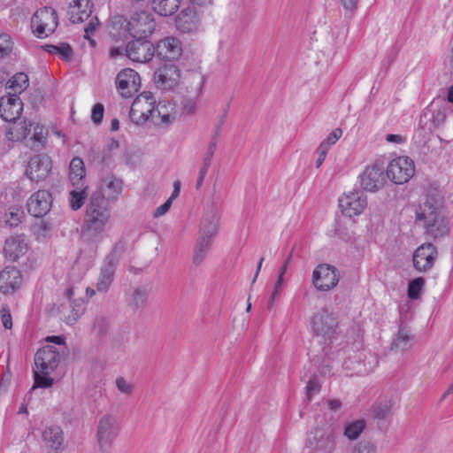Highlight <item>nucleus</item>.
Wrapping results in <instances>:
<instances>
[{
    "instance_id": "obj_7",
    "label": "nucleus",
    "mask_w": 453,
    "mask_h": 453,
    "mask_svg": "<svg viewBox=\"0 0 453 453\" xmlns=\"http://www.w3.org/2000/svg\"><path fill=\"white\" fill-rule=\"evenodd\" d=\"M335 444V431L331 426L316 428L305 442L306 448L315 453H331Z\"/></svg>"
},
{
    "instance_id": "obj_8",
    "label": "nucleus",
    "mask_w": 453,
    "mask_h": 453,
    "mask_svg": "<svg viewBox=\"0 0 453 453\" xmlns=\"http://www.w3.org/2000/svg\"><path fill=\"white\" fill-rule=\"evenodd\" d=\"M119 424L116 416L104 415L98 421L96 437L100 450L108 453L119 434Z\"/></svg>"
},
{
    "instance_id": "obj_64",
    "label": "nucleus",
    "mask_w": 453,
    "mask_h": 453,
    "mask_svg": "<svg viewBox=\"0 0 453 453\" xmlns=\"http://www.w3.org/2000/svg\"><path fill=\"white\" fill-rule=\"evenodd\" d=\"M328 408L331 411H337L342 407V403L340 400L337 399H331L326 402Z\"/></svg>"
},
{
    "instance_id": "obj_28",
    "label": "nucleus",
    "mask_w": 453,
    "mask_h": 453,
    "mask_svg": "<svg viewBox=\"0 0 453 453\" xmlns=\"http://www.w3.org/2000/svg\"><path fill=\"white\" fill-rule=\"evenodd\" d=\"M21 282V273L15 267H6L0 273V290L4 294L13 292Z\"/></svg>"
},
{
    "instance_id": "obj_32",
    "label": "nucleus",
    "mask_w": 453,
    "mask_h": 453,
    "mask_svg": "<svg viewBox=\"0 0 453 453\" xmlns=\"http://www.w3.org/2000/svg\"><path fill=\"white\" fill-rule=\"evenodd\" d=\"M44 445L50 449H58L64 441L62 429L58 426L46 427L42 434Z\"/></svg>"
},
{
    "instance_id": "obj_47",
    "label": "nucleus",
    "mask_w": 453,
    "mask_h": 453,
    "mask_svg": "<svg viewBox=\"0 0 453 453\" xmlns=\"http://www.w3.org/2000/svg\"><path fill=\"white\" fill-rule=\"evenodd\" d=\"M200 96H195L187 94L181 100V107L184 113L194 115L196 113L198 107V99Z\"/></svg>"
},
{
    "instance_id": "obj_18",
    "label": "nucleus",
    "mask_w": 453,
    "mask_h": 453,
    "mask_svg": "<svg viewBox=\"0 0 453 453\" xmlns=\"http://www.w3.org/2000/svg\"><path fill=\"white\" fill-rule=\"evenodd\" d=\"M116 86L124 97H130L137 92L141 86V78L137 72L131 68L120 71L116 77Z\"/></svg>"
},
{
    "instance_id": "obj_29",
    "label": "nucleus",
    "mask_w": 453,
    "mask_h": 453,
    "mask_svg": "<svg viewBox=\"0 0 453 453\" xmlns=\"http://www.w3.org/2000/svg\"><path fill=\"white\" fill-rule=\"evenodd\" d=\"M198 16L194 8L183 9L176 19L178 29L183 33H191L198 27Z\"/></svg>"
},
{
    "instance_id": "obj_23",
    "label": "nucleus",
    "mask_w": 453,
    "mask_h": 453,
    "mask_svg": "<svg viewBox=\"0 0 453 453\" xmlns=\"http://www.w3.org/2000/svg\"><path fill=\"white\" fill-rule=\"evenodd\" d=\"M23 110V104L17 95H11L0 98V116L5 121H13L19 118Z\"/></svg>"
},
{
    "instance_id": "obj_21",
    "label": "nucleus",
    "mask_w": 453,
    "mask_h": 453,
    "mask_svg": "<svg viewBox=\"0 0 453 453\" xmlns=\"http://www.w3.org/2000/svg\"><path fill=\"white\" fill-rule=\"evenodd\" d=\"M180 78L179 68L173 64H166L156 71L154 81L157 88L171 90L178 85Z\"/></svg>"
},
{
    "instance_id": "obj_58",
    "label": "nucleus",
    "mask_w": 453,
    "mask_h": 453,
    "mask_svg": "<svg viewBox=\"0 0 453 453\" xmlns=\"http://www.w3.org/2000/svg\"><path fill=\"white\" fill-rule=\"evenodd\" d=\"M327 146L326 143H320L319 147L318 148L319 152V157L316 160V166L317 168L320 167L323 162L326 159V154H327Z\"/></svg>"
},
{
    "instance_id": "obj_3",
    "label": "nucleus",
    "mask_w": 453,
    "mask_h": 453,
    "mask_svg": "<svg viewBox=\"0 0 453 453\" xmlns=\"http://www.w3.org/2000/svg\"><path fill=\"white\" fill-rule=\"evenodd\" d=\"M34 385L32 390L37 388H48L53 385L54 380L50 377L58 367L60 353L53 346L46 345L39 349L35 355Z\"/></svg>"
},
{
    "instance_id": "obj_48",
    "label": "nucleus",
    "mask_w": 453,
    "mask_h": 453,
    "mask_svg": "<svg viewBox=\"0 0 453 453\" xmlns=\"http://www.w3.org/2000/svg\"><path fill=\"white\" fill-rule=\"evenodd\" d=\"M425 286V280L422 277L416 278L409 282L408 296L411 299H418Z\"/></svg>"
},
{
    "instance_id": "obj_31",
    "label": "nucleus",
    "mask_w": 453,
    "mask_h": 453,
    "mask_svg": "<svg viewBox=\"0 0 453 453\" xmlns=\"http://www.w3.org/2000/svg\"><path fill=\"white\" fill-rule=\"evenodd\" d=\"M11 124L6 129L5 136L9 141L19 142L25 139L30 132L31 124L26 119L10 121Z\"/></svg>"
},
{
    "instance_id": "obj_12",
    "label": "nucleus",
    "mask_w": 453,
    "mask_h": 453,
    "mask_svg": "<svg viewBox=\"0 0 453 453\" xmlns=\"http://www.w3.org/2000/svg\"><path fill=\"white\" fill-rule=\"evenodd\" d=\"M340 280L338 269L328 264H320L312 272V284L316 289L326 292L337 286Z\"/></svg>"
},
{
    "instance_id": "obj_33",
    "label": "nucleus",
    "mask_w": 453,
    "mask_h": 453,
    "mask_svg": "<svg viewBox=\"0 0 453 453\" xmlns=\"http://www.w3.org/2000/svg\"><path fill=\"white\" fill-rule=\"evenodd\" d=\"M412 340L413 334L411 328L404 324H401L396 337L392 343V349L405 351L411 348Z\"/></svg>"
},
{
    "instance_id": "obj_63",
    "label": "nucleus",
    "mask_w": 453,
    "mask_h": 453,
    "mask_svg": "<svg viewBox=\"0 0 453 453\" xmlns=\"http://www.w3.org/2000/svg\"><path fill=\"white\" fill-rule=\"evenodd\" d=\"M386 141L388 142H395L400 144L403 143L405 141V139L402 135L391 134L386 136Z\"/></svg>"
},
{
    "instance_id": "obj_60",
    "label": "nucleus",
    "mask_w": 453,
    "mask_h": 453,
    "mask_svg": "<svg viewBox=\"0 0 453 453\" xmlns=\"http://www.w3.org/2000/svg\"><path fill=\"white\" fill-rule=\"evenodd\" d=\"M282 284H283V275L280 274L278 280L275 284L274 290L272 294V300L270 302L269 307L273 304V299L278 295V293L280 291V289L282 288Z\"/></svg>"
},
{
    "instance_id": "obj_40",
    "label": "nucleus",
    "mask_w": 453,
    "mask_h": 453,
    "mask_svg": "<svg viewBox=\"0 0 453 453\" xmlns=\"http://www.w3.org/2000/svg\"><path fill=\"white\" fill-rule=\"evenodd\" d=\"M75 188L69 193L70 206L73 211H78L82 207L88 197L87 187L84 184L75 185Z\"/></svg>"
},
{
    "instance_id": "obj_24",
    "label": "nucleus",
    "mask_w": 453,
    "mask_h": 453,
    "mask_svg": "<svg viewBox=\"0 0 453 453\" xmlns=\"http://www.w3.org/2000/svg\"><path fill=\"white\" fill-rule=\"evenodd\" d=\"M27 250V239L24 234L12 235L5 240L4 253L12 261H16L24 256Z\"/></svg>"
},
{
    "instance_id": "obj_46",
    "label": "nucleus",
    "mask_w": 453,
    "mask_h": 453,
    "mask_svg": "<svg viewBox=\"0 0 453 453\" xmlns=\"http://www.w3.org/2000/svg\"><path fill=\"white\" fill-rule=\"evenodd\" d=\"M115 387L126 397H131L135 388L134 384L123 376H118L115 379Z\"/></svg>"
},
{
    "instance_id": "obj_14",
    "label": "nucleus",
    "mask_w": 453,
    "mask_h": 453,
    "mask_svg": "<svg viewBox=\"0 0 453 453\" xmlns=\"http://www.w3.org/2000/svg\"><path fill=\"white\" fill-rule=\"evenodd\" d=\"M437 257V248L430 242L423 243L413 253V267L419 273H426L432 269Z\"/></svg>"
},
{
    "instance_id": "obj_5",
    "label": "nucleus",
    "mask_w": 453,
    "mask_h": 453,
    "mask_svg": "<svg viewBox=\"0 0 453 453\" xmlns=\"http://www.w3.org/2000/svg\"><path fill=\"white\" fill-rule=\"evenodd\" d=\"M59 319L66 325L73 326L85 312V304L81 298H74L73 288H67L64 299L57 308Z\"/></svg>"
},
{
    "instance_id": "obj_4",
    "label": "nucleus",
    "mask_w": 453,
    "mask_h": 453,
    "mask_svg": "<svg viewBox=\"0 0 453 453\" xmlns=\"http://www.w3.org/2000/svg\"><path fill=\"white\" fill-rule=\"evenodd\" d=\"M310 325L312 334L325 342L333 340L338 334V316L327 308H321L314 312Z\"/></svg>"
},
{
    "instance_id": "obj_51",
    "label": "nucleus",
    "mask_w": 453,
    "mask_h": 453,
    "mask_svg": "<svg viewBox=\"0 0 453 453\" xmlns=\"http://www.w3.org/2000/svg\"><path fill=\"white\" fill-rule=\"evenodd\" d=\"M42 130H43V128L42 127L37 126L35 128V133H34L33 136L31 137V141L33 142L31 148L35 150H39L42 143L45 140V136L43 134Z\"/></svg>"
},
{
    "instance_id": "obj_56",
    "label": "nucleus",
    "mask_w": 453,
    "mask_h": 453,
    "mask_svg": "<svg viewBox=\"0 0 453 453\" xmlns=\"http://www.w3.org/2000/svg\"><path fill=\"white\" fill-rule=\"evenodd\" d=\"M319 389H320V385H319L317 378L314 377V378L311 379L308 381L307 386H306L308 399L311 400L312 395L318 393L319 391Z\"/></svg>"
},
{
    "instance_id": "obj_37",
    "label": "nucleus",
    "mask_w": 453,
    "mask_h": 453,
    "mask_svg": "<svg viewBox=\"0 0 453 453\" xmlns=\"http://www.w3.org/2000/svg\"><path fill=\"white\" fill-rule=\"evenodd\" d=\"M180 0H151L152 9L161 16H171L175 13Z\"/></svg>"
},
{
    "instance_id": "obj_38",
    "label": "nucleus",
    "mask_w": 453,
    "mask_h": 453,
    "mask_svg": "<svg viewBox=\"0 0 453 453\" xmlns=\"http://www.w3.org/2000/svg\"><path fill=\"white\" fill-rule=\"evenodd\" d=\"M211 245L212 242L211 240L198 237L193 253V264L196 266H199L203 263Z\"/></svg>"
},
{
    "instance_id": "obj_13",
    "label": "nucleus",
    "mask_w": 453,
    "mask_h": 453,
    "mask_svg": "<svg viewBox=\"0 0 453 453\" xmlns=\"http://www.w3.org/2000/svg\"><path fill=\"white\" fill-rule=\"evenodd\" d=\"M414 162L408 157L393 159L387 167V176L395 184H403L414 175Z\"/></svg>"
},
{
    "instance_id": "obj_59",
    "label": "nucleus",
    "mask_w": 453,
    "mask_h": 453,
    "mask_svg": "<svg viewBox=\"0 0 453 453\" xmlns=\"http://www.w3.org/2000/svg\"><path fill=\"white\" fill-rule=\"evenodd\" d=\"M172 203H172V199H167L162 205H160L159 207H157L156 209V211L153 213V216L155 218H158V217L163 216L164 214H165L169 211V209L171 208Z\"/></svg>"
},
{
    "instance_id": "obj_1",
    "label": "nucleus",
    "mask_w": 453,
    "mask_h": 453,
    "mask_svg": "<svg viewBox=\"0 0 453 453\" xmlns=\"http://www.w3.org/2000/svg\"><path fill=\"white\" fill-rule=\"evenodd\" d=\"M111 217V208L104 195L102 192H94L86 206L81 230V239L87 243L102 241Z\"/></svg>"
},
{
    "instance_id": "obj_16",
    "label": "nucleus",
    "mask_w": 453,
    "mask_h": 453,
    "mask_svg": "<svg viewBox=\"0 0 453 453\" xmlns=\"http://www.w3.org/2000/svg\"><path fill=\"white\" fill-rule=\"evenodd\" d=\"M126 55L133 62L147 63L155 55V46L146 39H135L127 43Z\"/></svg>"
},
{
    "instance_id": "obj_34",
    "label": "nucleus",
    "mask_w": 453,
    "mask_h": 453,
    "mask_svg": "<svg viewBox=\"0 0 453 453\" xmlns=\"http://www.w3.org/2000/svg\"><path fill=\"white\" fill-rule=\"evenodd\" d=\"M393 405L392 398L378 399L371 407L372 416L376 419H386L392 415Z\"/></svg>"
},
{
    "instance_id": "obj_54",
    "label": "nucleus",
    "mask_w": 453,
    "mask_h": 453,
    "mask_svg": "<svg viewBox=\"0 0 453 453\" xmlns=\"http://www.w3.org/2000/svg\"><path fill=\"white\" fill-rule=\"evenodd\" d=\"M104 108L103 104H96L94 105V107L92 109V114H91V118H92V120L94 121V123L98 125L102 122L103 118H104Z\"/></svg>"
},
{
    "instance_id": "obj_42",
    "label": "nucleus",
    "mask_w": 453,
    "mask_h": 453,
    "mask_svg": "<svg viewBox=\"0 0 453 453\" xmlns=\"http://www.w3.org/2000/svg\"><path fill=\"white\" fill-rule=\"evenodd\" d=\"M42 49L50 54L60 56L65 61H69L73 54L72 47L66 42L58 45L46 44Z\"/></svg>"
},
{
    "instance_id": "obj_57",
    "label": "nucleus",
    "mask_w": 453,
    "mask_h": 453,
    "mask_svg": "<svg viewBox=\"0 0 453 453\" xmlns=\"http://www.w3.org/2000/svg\"><path fill=\"white\" fill-rule=\"evenodd\" d=\"M1 319L3 326L6 329H11L12 326V316L10 311L7 308H3L1 310Z\"/></svg>"
},
{
    "instance_id": "obj_9",
    "label": "nucleus",
    "mask_w": 453,
    "mask_h": 453,
    "mask_svg": "<svg viewBox=\"0 0 453 453\" xmlns=\"http://www.w3.org/2000/svg\"><path fill=\"white\" fill-rule=\"evenodd\" d=\"M124 251L122 243H117L108 256H106L104 264L100 269L96 289L99 292L105 293L111 285L115 269L121 254Z\"/></svg>"
},
{
    "instance_id": "obj_41",
    "label": "nucleus",
    "mask_w": 453,
    "mask_h": 453,
    "mask_svg": "<svg viewBox=\"0 0 453 453\" xmlns=\"http://www.w3.org/2000/svg\"><path fill=\"white\" fill-rule=\"evenodd\" d=\"M149 293L145 288H134L131 293L129 305L135 310L143 308L148 301Z\"/></svg>"
},
{
    "instance_id": "obj_49",
    "label": "nucleus",
    "mask_w": 453,
    "mask_h": 453,
    "mask_svg": "<svg viewBox=\"0 0 453 453\" xmlns=\"http://www.w3.org/2000/svg\"><path fill=\"white\" fill-rule=\"evenodd\" d=\"M377 450L375 442L370 440H362L354 446L352 453H377Z\"/></svg>"
},
{
    "instance_id": "obj_39",
    "label": "nucleus",
    "mask_w": 453,
    "mask_h": 453,
    "mask_svg": "<svg viewBox=\"0 0 453 453\" xmlns=\"http://www.w3.org/2000/svg\"><path fill=\"white\" fill-rule=\"evenodd\" d=\"M69 168V179L73 186L84 184L82 182V179L85 177V165L83 160L78 157H73L70 163Z\"/></svg>"
},
{
    "instance_id": "obj_22",
    "label": "nucleus",
    "mask_w": 453,
    "mask_h": 453,
    "mask_svg": "<svg viewBox=\"0 0 453 453\" xmlns=\"http://www.w3.org/2000/svg\"><path fill=\"white\" fill-rule=\"evenodd\" d=\"M51 203L50 193L47 190H39L29 197L27 206L32 216L41 218L50 211Z\"/></svg>"
},
{
    "instance_id": "obj_62",
    "label": "nucleus",
    "mask_w": 453,
    "mask_h": 453,
    "mask_svg": "<svg viewBox=\"0 0 453 453\" xmlns=\"http://www.w3.org/2000/svg\"><path fill=\"white\" fill-rule=\"evenodd\" d=\"M213 156L214 155L211 153L205 152L203 158V165L200 169L208 171L211 166Z\"/></svg>"
},
{
    "instance_id": "obj_55",
    "label": "nucleus",
    "mask_w": 453,
    "mask_h": 453,
    "mask_svg": "<svg viewBox=\"0 0 453 453\" xmlns=\"http://www.w3.org/2000/svg\"><path fill=\"white\" fill-rule=\"evenodd\" d=\"M342 134V130L341 128H335L328 134L326 139L321 143H326L328 150L331 145H334L340 139Z\"/></svg>"
},
{
    "instance_id": "obj_25",
    "label": "nucleus",
    "mask_w": 453,
    "mask_h": 453,
    "mask_svg": "<svg viewBox=\"0 0 453 453\" xmlns=\"http://www.w3.org/2000/svg\"><path fill=\"white\" fill-rule=\"evenodd\" d=\"M219 214L211 207L203 215L199 230V237L209 239L211 242L219 232Z\"/></svg>"
},
{
    "instance_id": "obj_53",
    "label": "nucleus",
    "mask_w": 453,
    "mask_h": 453,
    "mask_svg": "<svg viewBox=\"0 0 453 453\" xmlns=\"http://www.w3.org/2000/svg\"><path fill=\"white\" fill-rule=\"evenodd\" d=\"M12 50V42L6 34L0 35V57L8 55Z\"/></svg>"
},
{
    "instance_id": "obj_19",
    "label": "nucleus",
    "mask_w": 453,
    "mask_h": 453,
    "mask_svg": "<svg viewBox=\"0 0 453 453\" xmlns=\"http://www.w3.org/2000/svg\"><path fill=\"white\" fill-rule=\"evenodd\" d=\"M359 178L362 188L369 192L378 191L386 182L384 169L378 165L367 166Z\"/></svg>"
},
{
    "instance_id": "obj_20",
    "label": "nucleus",
    "mask_w": 453,
    "mask_h": 453,
    "mask_svg": "<svg viewBox=\"0 0 453 453\" xmlns=\"http://www.w3.org/2000/svg\"><path fill=\"white\" fill-rule=\"evenodd\" d=\"M51 159L47 155H35L30 158L27 174L33 181L45 180L51 172Z\"/></svg>"
},
{
    "instance_id": "obj_26",
    "label": "nucleus",
    "mask_w": 453,
    "mask_h": 453,
    "mask_svg": "<svg viewBox=\"0 0 453 453\" xmlns=\"http://www.w3.org/2000/svg\"><path fill=\"white\" fill-rule=\"evenodd\" d=\"M155 53L163 59H176L181 55L180 42L174 37H166L157 42Z\"/></svg>"
},
{
    "instance_id": "obj_36",
    "label": "nucleus",
    "mask_w": 453,
    "mask_h": 453,
    "mask_svg": "<svg viewBox=\"0 0 453 453\" xmlns=\"http://www.w3.org/2000/svg\"><path fill=\"white\" fill-rule=\"evenodd\" d=\"M173 107L170 103L159 102L155 107L156 119H151L155 124H170L174 119L175 115L173 113Z\"/></svg>"
},
{
    "instance_id": "obj_6",
    "label": "nucleus",
    "mask_w": 453,
    "mask_h": 453,
    "mask_svg": "<svg viewBox=\"0 0 453 453\" xmlns=\"http://www.w3.org/2000/svg\"><path fill=\"white\" fill-rule=\"evenodd\" d=\"M156 99L151 92H142L134 100L129 117L136 125H142L149 119H155Z\"/></svg>"
},
{
    "instance_id": "obj_44",
    "label": "nucleus",
    "mask_w": 453,
    "mask_h": 453,
    "mask_svg": "<svg viewBox=\"0 0 453 453\" xmlns=\"http://www.w3.org/2000/svg\"><path fill=\"white\" fill-rule=\"evenodd\" d=\"M9 88L13 90V92L20 94L29 85L28 76L24 73H16L10 81Z\"/></svg>"
},
{
    "instance_id": "obj_10",
    "label": "nucleus",
    "mask_w": 453,
    "mask_h": 453,
    "mask_svg": "<svg viewBox=\"0 0 453 453\" xmlns=\"http://www.w3.org/2000/svg\"><path fill=\"white\" fill-rule=\"evenodd\" d=\"M156 27L153 15L146 11L134 13L126 22V30L135 39H146Z\"/></svg>"
},
{
    "instance_id": "obj_52",
    "label": "nucleus",
    "mask_w": 453,
    "mask_h": 453,
    "mask_svg": "<svg viewBox=\"0 0 453 453\" xmlns=\"http://www.w3.org/2000/svg\"><path fill=\"white\" fill-rule=\"evenodd\" d=\"M34 229L37 236H45L47 233L52 230V224L48 220L42 219L35 225Z\"/></svg>"
},
{
    "instance_id": "obj_50",
    "label": "nucleus",
    "mask_w": 453,
    "mask_h": 453,
    "mask_svg": "<svg viewBox=\"0 0 453 453\" xmlns=\"http://www.w3.org/2000/svg\"><path fill=\"white\" fill-rule=\"evenodd\" d=\"M23 217V211L19 209L10 211L5 214V222L11 226H17Z\"/></svg>"
},
{
    "instance_id": "obj_35",
    "label": "nucleus",
    "mask_w": 453,
    "mask_h": 453,
    "mask_svg": "<svg viewBox=\"0 0 453 453\" xmlns=\"http://www.w3.org/2000/svg\"><path fill=\"white\" fill-rule=\"evenodd\" d=\"M123 182L120 179L114 176H107L103 180L102 189L106 195L108 200H116L118 196L121 193Z\"/></svg>"
},
{
    "instance_id": "obj_30",
    "label": "nucleus",
    "mask_w": 453,
    "mask_h": 453,
    "mask_svg": "<svg viewBox=\"0 0 453 453\" xmlns=\"http://www.w3.org/2000/svg\"><path fill=\"white\" fill-rule=\"evenodd\" d=\"M183 83L185 85L187 94L200 96L203 93L205 78L201 72L191 71L185 75Z\"/></svg>"
},
{
    "instance_id": "obj_61",
    "label": "nucleus",
    "mask_w": 453,
    "mask_h": 453,
    "mask_svg": "<svg viewBox=\"0 0 453 453\" xmlns=\"http://www.w3.org/2000/svg\"><path fill=\"white\" fill-rule=\"evenodd\" d=\"M344 9L349 12H353L357 7L358 0H341Z\"/></svg>"
},
{
    "instance_id": "obj_17",
    "label": "nucleus",
    "mask_w": 453,
    "mask_h": 453,
    "mask_svg": "<svg viewBox=\"0 0 453 453\" xmlns=\"http://www.w3.org/2000/svg\"><path fill=\"white\" fill-rule=\"evenodd\" d=\"M339 206L344 215L351 218L363 212L367 198L362 191L350 192L339 199Z\"/></svg>"
},
{
    "instance_id": "obj_11",
    "label": "nucleus",
    "mask_w": 453,
    "mask_h": 453,
    "mask_svg": "<svg viewBox=\"0 0 453 453\" xmlns=\"http://www.w3.org/2000/svg\"><path fill=\"white\" fill-rule=\"evenodd\" d=\"M58 27V15L54 9L44 7L35 12L31 19L34 34L40 38L51 35Z\"/></svg>"
},
{
    "instance_id": "obj_45",
    "label": "nucleus",
    "mask_w": 453,
    "mask_h": 453,
    "mask_svg": "<svg viewBox=\"0 0 453 453\" xmlns=\"http://www.w3.org/2000/svg\"><path fill=\"white\" fill-rule=\"evenodd\" d=\"M109 328L108 319L102 315L96 316L92 324V334L96 338H103L106 335Z\"/></svg>"
},
{
    "instance_id": "obj_2",
    "label": "nucleus",
    "mask_w": 453,
    "mask_h": 453,
    "mask_svg": "<svg viewBox=\"0 0 453 453\" xmlns=\"http://www.w3.org/2000/svg\"><path fill=\"white\" fill-rule=\"evenodd\" d=\"M416 220L425 234L434 240L444 237L449 232L443 214V198L436 190L429 191L416 210Z\"/></svg>"
},
{
    "instance_id": "obj_15",
    "label": "nucleus",
    "mask_w": 453,
    "mask_h": 453,
    "mask_svg": "<svg viewBox=\"0 0 453 453\" xmlns=\"http://www.w3.org/2000/svg\"><path fill=\"white\" fill-rule=\"evenodd\" d=\"M378 365L377 357L367 350H362L344 361V367L356 374L370 372Z\"/></svg>"
},
{
    "instance_id": "obj_43",
    "label": "nucleus",
    "mask_w": 453,
    "mask_h": 453,
    "mask_svg": "<svg viewBox=\"0 0 453 453\" xmlns=\"http://www.w3.org/2000/svg\"><path fill=\"white\" fill-rule=\"evenodd\" d=\"M365 426L366 422L364 419L352 421L345 426L344 435L349 440H356L364 432Z\"/></svg>"
},
{
    "instance_id": "obj_27",
    "label": "nucleus",
    "mask_w": 453,
    "mask_h": 453,
    "mask_svg": "<svg viewBox=\"0 0 453 453\" xmlns=\"http://www.w3.org/2000/svg\"><path fill=\"white\" fill-rule=\"evenodd\" d=\"M91 0H73L68 7L67 14L72 23L85 21L92 12Z\"/></svg>"
}]
</instances>
